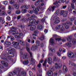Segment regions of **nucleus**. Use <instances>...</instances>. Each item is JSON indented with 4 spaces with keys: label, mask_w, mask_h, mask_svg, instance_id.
<instances>
[{
    "label": "nucleus",
    "mask_w": 76,
    "mask_h": 76,
    "mask_svg": "<svg viewBox=\"0 0 76 76\" xmlns=\"http://www.w3.org/2000/svg\"><path fill=\"white\" fill-rule=\"evenodd\" d=\"M26 49L30 55V58H31V59H30V61H31V64L33 65L35 64V59H34V58H33L32 54V53L30 51V49H29V48L28 47H27L26 48Z\"/></svg>",
    "instance_id": "7ed1b4c3"
},
{
    "label": "nucleus",
    "mask_w": 76,
    "mask_h": 76,
    "mask_svg": "<svg viewBox=\"0 0 76 76\" xmlns=\"http://www.w3.org/2000/svg\"><path fill=\"white\" fill-rule=\"evenodd\" d=\"M52 52H55V49L54 48H51L50 49Z\"/></svg>",
    "instance_id": "de8ad7c7"
},
{
    "label": "nucleus",
    "mask_w": 76,
    "mask_h": 76,
    "mask_svg": "<svg viewBox=\"0 0 76 76\" xmlns=\"http://www.w3.org/2000/svg\"><path fill=\"white\" fill-rule=\"evenodd\" d=\"M47 75L49 76H53V72L51 71H49L47 72Z\"/></svg>",
    "instance_id": "ddd939ff"
},
{
    "label": "nucleus",
    "mask_w": 76,
    "mask_h": 76,
    "mask_svg": "<svg viewBox=\"0 0 76 76\" xmlns=\"http://www.w3.org/2000/svg\"><path fill=\"white\" fill-rule=\"evenodd\" d=\"M69 65H71L72 66H75V67H76V64H74L73 63H72L71 62H70L69 64Z\"/></svg>",
    "instance_id": "2f4dec72"
},
{
    "label": "nucleus",
    "mask_w": 76,
    "mask_h": 76,
    "mask_svg": "<svg viewBox=\"0 0 76 76\" xmlns=\"http://www.w3.org/2000/svg\"><path fill=\"white\" fill-rule=\"evenodd\" d=\"M57 75H58V73H57V72H56L54 73V75L55 76H57Z\"/></svg>",
    "instance_id": "bf43d9fd"
},
{
    "label": "nucleus",
    "mask_w": 76,
    "mask_h": 76,
    "mask_svg": "<svg viewBox=\"0 0 76 76\" xmlns=\"http://www.w3.org/2000/svg\"><path fill=\"white\" fill-rule=\"evenodd\" d=\"M69 24L70 25L72 24L71 22H70L69 21H68L65 24V27L66 29H69Z\"/></svg>",
    "instance_id": "423d86ee"
},
{
    "label": "nucleus",
    "mask_w": 76,
    "mask_h": 76,
    "mask_svg": "<svg viewBox=\"0 0 76 76\" xmlns=\"http://www.w3.org/2000/svg\"><path fill=\"white\" fill-rule=\"evenodd\" d=\"M43 6H44V3H41V4H40L39 6V9H41V7Z\"/></svg>",
    "instance_id": "c03bdc74"
},
{
    "label": "nucleus",
    "mask_w": 76,
    "mask_h": 76,
    "mask_svg": "<svg viewBox=\"0 0 76 76\" xmlns=\"http://www.w3.org/2000/svg\"><path fill=\"white\" fill-rule=\"evenodd\" d=\"M12 44L13 45H16V46H18V45H19V43L16 42H12Z\"/></svg>",
    "instance_id": "4be33fe9"
},
{
    "label": "nucleus",
    "mask_w": 76,
    "mask_h": 76,
    "mask_svg": "<svg viewBox=\"0 0 76 76\" xmlns=\"http://www.w3.org/2000/svg\"><path fill=\"white\" fill-rule=\"evenodd\" d=\"M66 7H67V5L64 6H63L62 9H65Z\"/></svg>",
    "instance_id": "680f3d73"
},
{
    "label": "nucleus",
    "mask_w": 76,
    "mask_h": 76,
    "mask_svg": "<svg viewBox=\"0 0 76 76\" xmlns=\"http://www.w3.org/2000/svg\"><path fill=\"white\" fill-rule=\"evenodd\" d=\"M7 13L8 15H10V14L12 13V12L10 10H8L7 11Z\"/></svg>",
    "instance_id": "49530a36"
},
{
    "label": "nucleus",
    "mask_w": 76,
    "mask_h": 76,
    "mask_svg": "<svg viewBox=\"0 0 76 76\" xmlns=\"http://www.w3.org/2000/svg\"><path fill=\"white\" fill-rule=\"evenodd\" d=\"M6 19L7 20H9L10 19V17L9 16H8L7 17Z\"/></svg>",
    "instance_id": "0e129e2a"
},
{
    "label": "nucleus",
    "mask_w": 76,
    "mask_h": 76,
    "mask_svg": "<svg viewBox=\"0 0 76 76\" xmlns=\"http://www.w3.org/2000/svg\"><path fill=\"white\" fill-rule=\"evenodd\" d=\"M23 7L24 8H25V9H28L29 8V7L27 5L23 6L22 7H21V9H23Z\"/></svg>",
    "instance_id": "a878e982"
},
{
    "label": "nucleus",
    "mask_w": 76,
    "mask_h": 76,
    "mask_svg": "<svg viewBox=\"0 0 76 76\" xmlns=\"http://www.w3.org/2000/svg\"><path fill=\"white\" fill-rule=\"evenodd\" d=\"M14 6H15V9H19V5L16 4H13Z\"/></svg>",
    "instance_id": "cd10ccee"
},
{
    "label": "nucleus",
    "mask_w": 76,
    "mask_h": 76,
    "mask_svg": "<svg viewBox=\"0 0 76 76\" xmlns=\"http://www.w3.org/2000/svg\"><path fill=\"white\" fill-rule=\"evenodd\" d=\"M29 73L30 76H32V75H33V73H32V72L31 71L29 72Z\"/></svg>",
    "instance_id": "8fccbe9b"
},
{
    "label": "nucleus",
    "mask_w": 76,
    "mask_h": 76,
    "mask_svg": "<svg viewBox=\"0 0 76 76\" xmlns=\"http://www.w3.org/2000/svg\"><path fill=\"white\" fill-rule=\"evenodd\" d=\"M64 26V24H62L61 27V28L60 29V31H61V32H63L64 31V28L63 27Z\"/></svg>",
    "instance_id": "f8f14e48"
},
{
    "label": "nucleus",
    "mask_w": 76,
    "mask_h": 76,
    "mask_svg": "<svg viewBox=\"0 0 76 76\" xmlns=\"http://www.w3.org/2000/svg\"><path fill=\"white\" fill-rule=\"evenodd\" d=\"M3 3L4 4H5V5H6L7 4V3H8V1H4L3 2Z\"/></svg>",
    "instance_id": "a19ab883"
},
{
    "label": "nucleus",
    "mask_w": 76,
    "mask_h": 76,
    "mask_svg": "<svg viewBox=\"0 0 76 76\" xmlns=\"http://www.w3.org/2000/svg\"><path fill=\"white\" fill-rule=\"evenodd\" d=\"M9 76H13V75L12 72H10L8 74Z\"/></svg>",
    "instance_id": "09e8293b"
},
{
    "label": "nucleus",
    "mask_w": 76,
    "mask_h": 76,
    "mask_svg": "<svg viewBox=\"0 0 76 76\" xmlns=\"http://www.w3.org/2000/svg\"><path fill=\"white\" fill-rule=\"evenodd\" d=\"M57 59H58V58L57 56L55 57L54 58V60H57Z\"/></svg>",
    "instance_id": "338daca9"
},
{
    "label": "nucleus",
    "mask_w": 76,
    "mask_h": 76,
    "mask_svg": "<svg viewBox=\"0 0 76 76\" xmlns=\"http://www.w3.org/2000/svg\"><path fill=\"white\" fill-rule=\"evenodd\" d=\"M58 37V36L56 34H54L53 35V38H56V41H61V40H62L63 42H65L66 41V40L64 39H62L61 38H57Z\"/></svg>",
    "instance_id": "39448f33"
},
{
    "label": "nucleus",
    "mask_w": 76,
    "mask_h": 76,
    "mask_svg": "<svg viewBox=\"0 0 76 76\" xmlns=\"http://www.w3.org/2000/svg\"><path fill=\"white\" fill-rule=\"evenodd\" d=\"M6 14V13L5 11H2V13H0V15L3 16V15H5Z\"/></svg>",
    "instance_id": "c9c22d12"
},
{
    "label": "nucleus",
    "mask_w": 76,
    "mask_h": 76,
    "mask_svg": "<svg viewBox=\"0 0 76 76\" xmlns=\"http://www.w3.org/2000/svg\"><path fill=\"white\" fill-rule=\"evenodd\" d=\"M37 31H35L34 32V34H33V35H34V36H35L36 37H37Z\"/></svg>",
    "instance_id": "37998d69"
},
{
    "label": "nucleus",
    "mask_w": 76,
    "mask_h": 76,
    "mask_svg": "<svg viewBox=\"0 0 76 76\" xmlns=\"http://www.w3.org/2000/svg\"><path fill=\"white\" fill-rule=\"evenodd\" d=\"M72 42L73 44H75L76 43V39H73L72 41Z\"/></svg>",
    "instance_id": "72a5a7b5"
},
{
    "label": "nucleus",
    "mask_w": 76,
    "mask_h": 76,
    "mask_svg": "<svg viewBox=\"0 0 76 76\" xmlns=\"http://www.w3.org/2000/svg\"><path fill=\"white\" fill-rule=\"evenodd\" d=\"M5 44L6 45H11V43L10 42H5Z\"/></svg>",
    "instance_id": "79ce46f5"
},
{
    "label": "nucleus",
    "mask_w": 76,
    "mask_h": 76,
    "mask_svg": "<svg viewBox=\"0 0 76 76\" xmlns=\"http://www.w3.org/2000/svg\"><path fill=\"white\" fill-rule=\"evenodd\" d=\"M66 19H63L61 21H62V22H63L66 21Z\"/></svg>",
    "instance_id": "774afa93"
},
{
    "label": "nucleus",
    "mask_w": 76,
    "mask_h": 76,
    "mask_svg": "<svg viewBox=\"0 0 76 76\" xmlns=\"http://www.w3.org/2000/svg\"><path fill=\"white\" fill-rule=\"evenodd\" d=\"M8 49V50H9L8 54H10V56H7V58L6 56L5 57H1V58L3 59L4 60H7V58L10 59V57H13L14 56V54L13 52L14 51L15 49L12 48H9Z\"/></svg>",
    "instance_id": "f257e3e1"
},
{
    "label": "nucleus",
    "mask_w": 76,
    "mask_h": 76,
    "mask_svg": "<svg viewBox=\"0 0 76 76\" xmlns=\"http://www.w3.org/2000/svg\"><path fill=\"white\" fill-rule=\"evenodd\" d=\"M60 22V21L59 20V18L58 17H55V20L54 23H59Z\"/></svg>",
    "instance_id": "6e6552de"
},
{
    "label": "nucleus",
    "mask_w": 76,
    "mask_h": 76,
    "mask_svg": "<svg viewBox=\"0 0 76 76\" xmlns=\"http://www.w3.org/2000/svg\"><path fill=\"white\" fill-rule=\"evenodd\" d=\"M66 45L68 47H72V43H68L66 44Z\"/></svg>",
    "instance_id": "c85d7f7f"
},
{
    "label": "nucleus",
    "mask_w": 76,
    "mask_h": 76,
    "mask_svg": "<svg viewBox=\"0 0 76 76\" xmlns=\"http://www.w3.org/2000/svg\"><path fill=\"white\" fill-rule=\"evenodd\" d=\"M67 39L68 41L70 42V41H71L72 40V38L71 37H69L67 38Z\"/></svg>",
    "instance_id": "b1692460"
},
{
    "label": "nucleus",
    "mask_w": 76,
    "mask_h": 76,
    "mask_svg": "<svg viewBox=\"0 0 76 76\" xmlns=\"http://www.w3.org/2000/svg\"><path fill=\"white\" fill-rule=\"evenodd\" d=\"M45 38L44 36V35H42L41 37L39 39H40V40H43V39H44Z\"/></svg>",
    "instance_id": "e433bc0d"
},
{
    "label": "nucleus",
    "mask_w": 76,
    "mask_h": 76,
    "mask_svg": "<svg viewBox=\"0 0 76 76\" xmlns=\"http://www.w3.org/2000/svg\"><path fill=\"white\" fill-rule=\"evenodd\" d=\"M40 1L39 0H38L37 1H36L35 3V6H38L39 4Z\"/></svg>",
    "instance_id": "c756f323"
},
{
    "label": "nucleus",
    "mask_w": 76,
    "mask_h": 76,
    "mask_svg": "<svg viewBox=\"0 0 76 76\" xmlns=\"http://www.w3.org/2000/svg\"><path fill=\"white\" fill-rule=\"evenodd\" d=\"M47 59H45V61L44 62V63L43 64V66H45L46 65V64H47Z\"/></svg>",
    "instance_id": "ea45409f"
},
{
    "label": "nucleus",
    "mask_w": 76,
    "mask_h": 76,
    "mask_svg": "<svg viewBox=\"0 0 76 76\" xmlns=\"http://www.w3.org/2000/svg\"><path fill=\"white\" fill-rule=\"evenodd\" d=\"M37 17L35 15H33L31 16V17L28 18L27 19V20L28 21L30 25H28V26H30L31 24H34L35 23V22L36 20L35 19H32L33 18H37Z\"/></svg>",
    "instance_id": "f03ea898"
},
{
    "label": "nucleus",
    "mask_w": 76,
    "mask_h": 76,
    "mask_svg": "<svg viewBox=\"0 0 76 76\" xmlns=\"http://www.w3.org/2000/svg\"><path fill=\"white\" fill-rule=\"evenodd\" d=\"M69 12L67 11L64 10H61L60 12V15H63V17H65L67 16Z\"/></svg>",
    "instance_id": "20e7f679"
},
{
    "label": "nucleus",
    "mask_w": 76,
    "mask_h": 76,
    "mask_svg": "<svg viewBox=\"0 0 76 76\" xmlns=\"http://www.w3.org/2000/svg\"><path fill=\"white\" fill-rule=\"evenodd\" d=\"M70 20L72 21H73L74 20V17H72L70 19Z\"/></svg>",
    "instance_id": "13d9d810"
},
{
    "label": "nucleus",
    "mask_w": 76,
    "mask_h": 76,
    "mask_svg": "<svg viewBox=\"0 0 76 76\" xmlns=\"http://www.w3.org/2000/svg\"><path fill=\"white\" fill-rule=\"evenodd\" d=\"M68 11H72V9H71V7L70 6H68Z\"/></svg>",
    "instance_id": "4c0bfd02"
},
{
    "label": "nucleus",
    "mask_w": 76,
    "mask_h": 76,
    "mask_svg": "<svg viewBox=\"0 0 76 76\" xmlns=\"http://www.w3.org/2000/svg\"><path fill=\"white\" fill-rule=\"evenodd\" d=\"M23 36V33H22L20 32L19 34V37L20 38H22V36Z\"/></svg>",
    "instance_id": "a18cd8bd"
},
{
    "label": "nucleus",
    "mask_w": 76,
    "mask_h": 76,
    "mask_svg": "<svg viewBox=\"0 0 76 76\" xmlns=\"http://www.w3.org/2000/svg\"><path fill=\"white\" fill-rule=\"evenodd\" d=\"M20 44H21L22 45H23V42L21 40H20Z\"/></svg>",
    "instance_id": "69168bd1"
},
{
    "label": "nucleus",
    "mask_w": 76,
    "mask_h": 76,
    "mask_svg": "<svg viewBox=\"0 0 76 76\" xmlns=\"http://www.w3.org/2000/svg\"><path fill=\"white\" fill-rule=\"evenodd\" d=\"M11 30L12 31V32H15V31H16V28L14 27H12Z\"/></svg>",
    "instance_id": "7c9ffc66"
},
{
    "label": "nucleus",
    "mask_w": 76,
    "mask_h": 76,
    "mask_svg": "<svg viewBox=\"0 0 76 76\" xmlns=\"http://www.w3.org/2000/svg\"><path fill=\"white\" fill-rule=\"evenodd\" d=\"M40 46L42 48L44 47V44L42 42H41L40 43Z\"/></svg>",
    "instance_id": "864d4df0"
},
{
    "label": "nucleus",
    "mask_w": 76,
    "mask_h": 76,
    "mask_svg": "<svg viewBox=\"0 0 76 76\" xmlns=\"http://www.w3.org/2000/svg\"><path fill=\"white\" fill-rule=\"evenodd\" d=\"M57 54L58 56H60V55H61L60 53H59V52H57Z\"/></svg>",
    "instance_id": "052dcab7"
},
{
    "label": "nucleus",
    "mask_w": 76,
    "mask_h": 76,
    "mask_svg": "<svg viewBox=\"0 0 76 76\" xmlns=\"http://www.w3.org/2000/svg\"><path fill=\"white\" fill-rule=\"evenodd\" d=\"M63 70L64 72H65V73H66V72H67V67H66V66L65 65H64L63 66Z\"/></svg>",
    "instance_id": "f3484780"
},
{
    "label": "nucleus",
    "mask_w": 76,
    "mask_h": 76,
    "mask_svg": "<svg viewBox=\"0 0 76 76\" xmlns=\"http://www.w3.org/2000/svg\"><path fill=\"white\" fill-rule=\"evenodd\" d=\"M31 50L33 51H34L36 50H37L38 49V47L37 46H36V45H33V46L31 48Z\"/></svg>",
    "instance_id": "9b49d317"
},
{
    "label": "nucleus",
    "mask_w": 76,
    "mask_h": 76,
    "mask_svg": "<svg viewBox=\"0 0 76 76\" xmlns=\"http://www.w3.org/2000/svg\"><path fill=\"white\" fill-rule=\"evenodd\" d=\"M26 11H27V10H26V9H23L21 10V12L23 13H25L26 12Z\"/></svg>",
    "instance_id": "58836bf2"
},
{
    "label": "nucleus",
    "mask_w": 76,
    "mask_h": 76,
    "mask_svg": "<svg viewBox=\"0 0 76 76\" xmlns=\"http://www.w3.org/2000/svg\"><path fill=\"white\" fill-rule=\"evenodd\" d=\"M71 6L72 7V8L74 9V8H75V5L73 4H71Z\"/></svg>",
    "instance_id": "6e6d98bb"
},
{
    "label": "nucleus",
    "mask_w": 76,
    "mask_h": 76,
    "mask_svg": "<svg viewBox=\"0 0 76 76\" xmlns=\"http://www.w3.org/2000/svg\"><path fill=\"white\" fill-rule=\"evenodd\" d=\"M48 62L49 64H51L52 63V59L51 58H48Z\"/></svg>",
    "instance_id": "aec40b11"
},
{
    "label": "nucleus",
    "mask_w": 76,
    "mask_h": 76,
    "mask_svg": "<svg viewBox=\"0 0 76 76\" xmlns=\"http://www.w3.org/2000/svg\"><path fill=\"white\" fill-rule=\"evenodd\" d=\"M39 21H35V22L34 23V24L36 25H37L38 24V23H39Z\"/></svg>",
    "instance_id": "603ef678"
},
{
    "label": "nucleus",
    "mask_w": 76,
    "mask_h": 76,
    "mask_svg": "<svg viewBox=\"0 0 76 76\" xmlns=\"http://www.w3.org/2000/svg\"><path fill=\"white\" fill-rule=\"evenodd\" d=\"M37 28L38 29H42V26L41 25L39 24L37 26Z\"/></svg>",
    "instance_id": "5701e85b"
},
{
    "label": "nucleus",
    "mask_w": 76,
    "mask_h": 76,
    "mask_svg": "<svg viewBox=\"0 0 76 76\" xmlns=\"http://www.w3.org/2000/svg\"><path fill=\"white\" fill-rule=\"evenodd\" d=\"M12 73L13 74V75H15L16 74V75L17 76H19V71H18V72H17L16 71H14L13 72H12Z\"/></svg>",
    "instance_id": "2eb2a0df"
},
{
    "label": "nucleus",
    "mask_w": 76,
    "mask_h": 76,
    "mask_svg": "<svg viewBox=\"0 0 76 76\" xmlns=\"http://www.w3.org/2000/svg\"><path fill=\"white\" fill-rule=\"evenodd\" d=\"M1 63L2 65L5 66V67H7L9 65V64L7 63L4 61H2Z\"/></svg>",
    "instance_id": "1a4fd4ad"
},
{
    "label": "nucleus",
    "mask_w": 76,
    "mask_h": 76,
    "mask_svg": "<svg viewBox=\"0 0 76 76\" xmlns=\"http://www.w3.org/2000/svg\"><path fill=\"white\" fill-rule=\"evenodd\" d=\"M33 12L35 14H38V12L39 11V10L38 9V8H34L33 9Z\"/></svg>",
    "instance_id": "9d476101"
},
{
    "label": "nucleus",
    "mask_w": 76,
    "mask_h": 76,
    "mask_svg": "<svg viewBox=\"0 0 76 76\" xmlns=\"http://www.w3.org/2000/svg\"><path fill=\"white\" fill-rule=\"evenodd\" d=\"M29 63V61L28 60L25 61L23 62V64L24 65H26V64H28Z\"/></svg>",
    "instance_id": "bb28decb"
},
{
    "label": "nucleus",
    "mask_w": 76,
    "mask_h": 76,
    "mask_svg": "<svg viewBox=\"0 0 76 76\" xmlns=\"http://www.w3.org/2000/svg\"><path fill=\"white\" fill-rule=\"evenodd\" d=\"M56 6L51 7H50L49 9H49V11H51V10H53L52 12H53L54 11V9H55V8H56Z\"/></svg>",
    "instance_id": "a211bd4d"
},
{
    "label": "nucleus",
    "mask_w": 76,
    "mask_h": 76,
    "mask_svg": "<svg viewBox=\"0 0 76 76\" xmlns=\"http://www.w3.org/2000/svg\"><path fill=\"white\" fill-rule=\"evenodd\" d=\"M58 66L59 67H62V64H58Z\"/></svg>",
    "instance_id": "e2e57ef3"
},
{
    "label": "nucleus",
    "mask_w": 76,
    "mask_h": 76,
    "mask_svg": "<svg viewBox=\"0 0 76 76\" xmlns=\"http://www.w3.org/2000/svg\"><path fill=\"white\" fill-rule=\"evenodd\" d=\"M68 56L70 58H73L75 56L74 53L71 52H68L67 53Z\"/></svg>",
    "instance_id": "0eeeda50"
},
{
    "label": "nucleus",
    "mask_w": 76,
    "mask_h": 76,
    "mask_svg": "<svg viewBox=\"0 0 76 76\" xmlns=\"http://www.w3.org/2000/svg\"><path fill=\"white\" fill-rule=\"evenodd\" d=\"M61 27V25L60 24L57 26L55 28L56 29V30H58Z\"/></svg>",
    "instance_id": "393cba45"
},
{
    "label": "nucleus",
    "mask_w": 76,
    "mask_h": 76,
    "mask_svg": "<svg viewBox=\"0 0 76 76\" xmlns=\"http://www.w3.org/2000/svg\"><path fill=\"white\" fill-rule=\"evenodd\" d=\"M36 45L37 47H39L40 45V42L38 40H37L35 42Z\"/></svg>",
    "instance_id": "6ab92c4d"
},
{
    "label": "nucleus",
    "mask_w": 76,
    "mask_h": 76,
    "mask_svg": "<svg viewBox=\"0 0 76 76\" xmlns=\"http://www.w3.org/2000/svg\"><path fill=\"white\" fill-rule=\"evenodd\" d=\"M28 12L29 13H31L32 14L33 13H34V11H32V10L29 11H28Z\"/></svg>",
    "instance_id": "4d7b16f0"
},
{
    "label": "nucleus",
    "mask_w": 76,
    "mask_h": 76,
    "mask_svg": "<svg viewBox=\"0 0 76 76\" xmlns=\"http://www.w3.org/2000/svg\"><path fill=\"white\" fill-rule=\"evenodd\" d=\"M36 28V27L34 25H31L30 28L31 31H34Z\"/></svg>",
    "instance_id": "dca6fc26"
},
{
    "label": "nucleus",
    "mask_w": 76,
    "mask_h": 76,
    "mask_svg": "<svg viewBox=\"0 0 76 76\" xmlns=\"http://www.w3.org/2000/svg\"><path fill=\"white\" fill-rule=\"evenodd\" d=\"M50 43L51 44H53L54 42V39H53L52 38H51L50 40Z\"/></svg>",
    "instance_id": "473e14b6"
},
{
    "label": "nucleus",
    "mask_w": 76,
    "mask_h": 76,
    "mask_svg": "<svg viewBox=\"0 0 76 76\" xmlns=\"http://www.w3.org/2000/svg\"><path fill=\"white\" fill-rule=\"evenodd\" d=\"M20 53L21 55V56H22V57H23V59H25L27 58V57H28V56L26 55V54H23V53L22 52H20Z\"/></svg>",
    "instance_id": "4468645a"
},
{
    "label": "nucleus",
    "mask_w": 76,
    "mask_h": 76,
    "mask_svg": "<svg viewBox=\"0 0 76 76\" xmlns=\"http://www.w3.org/2000/svg\"><path fill=\"white\" fill-rule=\"evenodd\" d=\"M55 66L56 69H57V68H58V67H59L58 66V65L57 64H55Z\"/></svg>",
    "instance_id": "5fc2aeb1"
},
{
    "label": "nucleus",
    "mask_w": 76,
    "mask_h": 76,
    "mask_svg": "<svg viewBox=\"0 0 76 76\" xmlns=\"http://www.w3.org/2000/svg\"><path fill=\"white\" fill-rule=\"evenodd\" d=\"M21 75H22L23 76H26V73L24 71H22L21 72Z\"/></svg>",
    "instance_id": "412c9836"
},
{
    "label": "nucleus",
    "mask_w": 76,
    "mask_h": 76,
    "mask_svg": "<svg viewBox=\"0 0 76 76\" xmlns=\"http://www.w3.org/2000/svg\"><path fill=\"white\" fill-rule=\"evenodd\" d=\"M10 3L11 4H14V3H15V1L13 0H11L10 1Z\"/></svg>",
    "instance_id": "3c124183"
},
{
    "label": "nucleus",
    "mask_w": 76,
    "mask_h": 76,
    "mask_svg": "<svg viewBox=\"0 0 76 76\" xmlns=\"http://www.w3.org/2000/svg\"><path fill=\"white\" fill-rule=\"evenodd\" d=\"M59 11H60V10H59V9H58L56 11L55 14L56 16L58 15V12H59Z\"/></svg>",
    "instance_id": "f704fd0d"
}]
</instances>
